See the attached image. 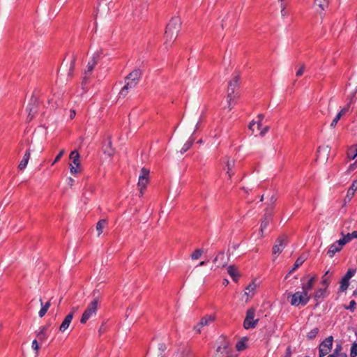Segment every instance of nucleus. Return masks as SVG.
I'll list each match as a JSON object with an SVG mask.
<instances>
[{"label": "nucleus", "instance_id": "6ab92c4d", "mask_svg": "<svg viewBox=\"0 0 357 357\" xmlns=\"http://www.w3.org/2000/svg\"><path fill=\"white\" fill-rule=\"evenodd\" d=\"M72 319H73V313L68 314L59 326V331H61V333H63L64 331H66L68 328V327L72 321Z\"/></svg>", "mask_w": 357, "mask_h": 357}, {"label": "nucleus", "instance_id": "1a4fd4ad", "mask_svg": "<svg viewBox=\"0 0 357 357\" xmlns=\"http://www.w3.org/2000/svg\"><path fill=\"white\" fill-rule=\"evenodd\" d=\"M70 159L73 162V164H70V172L73 174L79 172V154L78 151L76 150L71 151L70 154Z\"/></svg>", "mask_w": 357, "mask_h": 357}, {"label": "nucleus", "instance_id": "bf43d9fd", "mask_svg": "<svg viewBox=\"0 0 357 357\" xmlns=\"http://www.w3.org/2000/svg\"><path fill=\"white\" fill-rule=\"evenodd\" d=\"M98 293H99V291L97 290V289H95L92 294H93V296L94 297V298H97L98 299Z\"/></svg>", "mask_w": 357, "mask_h": 357}, {"label": "nucleus", "instance_id": "774afa93", "mask_svg": "<svg viewBox=\"0 0 357 357\" xmlns=\"http://www.w3.org/2000/svg\"><path fill=\"white\" fill-rule=\"evenodd\" d=\"M205 264H206V262H205V261H201V262L199 263V265L200 266H204Z\"/></svg>", "mask_w": 357, "mask_h": 357}, {"label": "nucleus", "instance_id": "2eb2a0df", "mask_svg": "<svg viewBox=\"0 0 357 357\" xmlns=\"http://www.w3.org/2000/svg\"><path fill=\"white\" fill-rule=\"evenodd\" d=\"M273 211L272 209L267 208L264 215V218L261 221L260 231L261 234L264 232V230L267 227L268 225L272 220Z\"/></svg>", "mask_w": 357, "mask_h": 357}, {"label": "nucleus", "instance_id": "603ef678", "mask_svg": "<svg viewBox=\"0 0 357 357\" xmlns=\"http://www.w3.org/2000/svg\"><path fill=\"white\" fill-rule=\"evenodd\" d=\"M335 242L337 244V245L340 247L341 249H342L343 246L347 244L344 241V239H343L342 238L336 241Z\"/></svg>", "mask_w": 357, "mask_h": 357}, {"label": "nucleus", "instance_id": "79ce46f5", "mask_svg": "<svg viewBox=\"0 0 357 357\" xmlns=\"http://www.w3.org/2000/svg\"><path fill=\"white\" fill-rule=\"evenodd\" d=\"M341 117H342L341 114H337L336 115V116L334 118V119L332 121V122L331 123L330 126L331 128H334L336 126L337 122L339 121V120L340 119Z\"/></svg>", "mask_w": 357, "mask_h": 357}, {"label": "nucleus", "instance_id": "39448f33", "mask_svg": "<svg viewBox=\"0 0 357 357\" xmlns=\"http://www.w3.org/2000/svg\"><path fill=\"white\" fill-rule=\"evenodd\" d=\"M98 299L97 298H94L93 301H91L86 310L82 314V316L80 319V322L82 324H86V321L90 319V317L93 314H96V311L98 310Z\"/></svg>", "mask_w": 357, "mask_h": 357}, {"label": "nucleus", "instance_id": "052dcab7", "mask_svg": "<svg viewBox=\"0 0 357 357\" xmlns=\"http://www.w3.org/2000/svg\"><path fill=\"white\" fill-rule=\"evenodd\" d=\"M351 236L353 238H357V231H354L352 233L350 234Z\"/></svg>", "mask_w": 357, "mask_h": 357}, {"label": "nucleus", "instance_id": "f257e3e1", "mask_svg": "<svg viewBox=\"0 0 357 357\" xmlns=\"http://www.w3.org/2000/svg\"><path fill=\"white\" fill-rule=\"evenodd\" d=\"M181 20L178 17H173L166 26L164 45L166 49L172 46L176 39L181 28Z\"/></svg>", "mask_w": 357, "mask_h": 357}, {"label": "nucleus", "instance_id": "a19ab883", "mask_svg": "<svg viewBox=\"0 0 357 357\" xmlns=\"http://www.w3.org/2000/svg\"><path fill=\"white\" fill-rule=\"evenodd\" d=\"M313 286L308 282L302 284V291L308 294V292L312 290Z\"/></svg>", "mask_w": 357, "mask_h": 357}, {"label": "nucleus", "instance_id": "a18cd8bd", "mask_svg": "<svg viewBox=\"0 0 357 357\" xmlns=\"http://www.w3.org/2000/svg\"><path fill=\"white\" fill-rule=\"evenodd\" d=\"M75 61H76V56L75 55H73V58L71 59V61H70L69 75H71V73L75 68Z\"/></svg>", "mask_w": 357, "mask_h": 357}, {"label": "nucleus", "instance_id": "aec40b11", "mask_svg": "<svg viewBox=\"0 0 357 357\" xmlns=\"http://www.w3.org/2000/svg\"><path fill=\"white\" fill-rule=\"evenodd\" d=\"M347 153L349 159L354 160L356 158L354 165H357V144L349 146Z\"/></svg>", "mask_w": 357, "mask_h": 357}, {"label": "nucleus", "instance_id": "a211bd4d", "mask_svg": "<svg viewBox=\"0 0 357 357\" xmlns=\"http://www.w3.org/2000/svg\"><path fill=\"white\" fill-rule=\"evenodd\" d=\"M141 70L139 69H135L130 73L125 78H126V79L134 82L136 84H138L141 77Z\"/></svg>", "mask_w": 357, "mask_h": 357}, {"label": "nucleus", "instance_id": "2f4dec72", "mask_svg": "<svg viewBox=\"0 0 357 357\" xmlns=\"http://www.w3.org/2000/svg\"><path fill=\"white\" fill-rule=\"evenodd\" d=\"M315 3L322 10H324L326 8H328L329 1L328 0H315Z\"/></svg>", "mask_w": 357, "mask_h": 357}, {"label": "nucleus", "instance_id": "6e6552de", "mask_svg": "<svg viewBox=\"0 0 357 357\" xmlns=\"http://www.w3.org/2000/svg\"><path fill=\"white\" fill-rule=\"evenodd\" d=\"M333 337L332 336H329L326 337L319 345V356L324 357L326 354H328L333 345Z\"/></svg>", "mask_w": 357, "mask_h": 357}, {"label": "nucleus", "instance_id": "412c9836", "mask_svg": "<svg viewBox=\"0 0 357 357\" xmlns=\"http://www.w3.org/2000/svg\"><path fill=\"white\" fill-rule=\"evenodd\" d=\"M50 326V324H47L45 326H43L39 328V331L37 333V337L41 342L45 341L47 338V335L46 334V331Z\"/></svg>", "mask_w": 357, "mask_h": 357}, {"label": "nucleus", "instance_id": "e2e57ef3", "mask_svg": "<svg viewBox=\"0 0 357 357\" xmlns=\"http://www.w3.org/2000/svg\"><path fill=\"white\" fill-rule=\"evenodd\" d=\"M105 152L107 153L109 156H112L114 154V151L112 150H105Z\"/></svg>", "mask_w": 357, "mask_h": 357}, {"label": "nucleus", "instance_id": "e433bc0d", "mask_svg": "<svg viewBox=\"0 0 357 357\" xmlns=\"http://www.w3.org/2000/svg\"><path fill=\"white\" fill-rule=\"evenodd\" d=\"M203 253V250L202 249H196L191 255V259L192 260H197L199 259Z\"/></svg>", "mask_w": 357, "mask_h": 357}, {"label": "nucleus", "instance_id": "4d7b16f0", "mask_svg": "<svg viewBox=\"0 0 357 357\" xmlns=\"http://www.w3.org/2000/svg\"><path fill=\"white\" fill-rule=\"evenodd\" d=\"M225 255H224V253H220L218 255V256L215 258L214 259V262H217L218 259H223Z\"/></svg>", "mask_w": 357, "mask_h": 357}, {"label": "nucleus", "instance_id": "dca6fc26", "mask_svg": "<svg viewBox=\"0 0 357 357\" xmlns=\"http://www.w3.org/2000/svg\"><path fill=\"white\" fill-rule=\"evenodd\" d=\"M357 190V180L353 181L351 187L349 188L347 195L344 198V204L349 202L354 195L355 192Z\"/></svg>", "mask_w": 357, "mask_h": 357}, {"label": "nucleus", "instance_id": "f8f14e48", "mask_svg": "<svg viewBox=\"0 0 357 357\" xmlns=\"http://www.w3.org/2000/svg\"><path fill=\"white\" fill-rule=\"evenodd\" d=\"M215 319V317L212 314H207L202 317L200 321L194 326V331H195L197 333H201V329L203 326H208V324L213 323Z\"/></svg>", "mask_w": 357, "mask_h": 357}, {"label": "nucleus", "instance_id": "393cba45", "mask_svg": "<svg viewBox=\"0 0 357 357\" xmlns=\"http://www.w3.org/2000/svg\"><path fill=\"white\" fill-rule=\"evenodd\" d=\"M61 94L59 93L57 95L54 94L53 97L49 99L48 102L50 105H52V107H59L61 105Z\"/></svg>", "mask_w": 357, "mask_h": 357}, {"label": "nucleus", "instance_id": "58836bf2", "mask_svg": "<svg viewBox=\"0 0 357 357\" xmlns=\"http://www.w3.org/2000/svg\"><path fill=\"white\" fill-rule=\"evenodd\" d=\"M287 6V2H282L280 3V8H281L280 13H281V15L282 17H286L287 15V11L286 10Z\"/></svg>", "mask_w": 357, "mask_h": 357}, {"label": "nucleus", "instance_id": "0e129e2a", "mask_svg": "<svg viewBox=\"0 0 357 357\" xmlns=\"http://www.w3.org/2000/svg\"><path fill=\"white\" fill-rule=\"evenodd\" d=\"M77 307H73L71 308V312L70 313H73V317L74 316V314L77 311Z\"/></svg>", "mask_w": 357, "mask_h": 357}, {"label": "nucleus", "instance_id": "9b49d317", "mask_svg": "<svg viewBox=\"0 0 357 357\" xmlns=\"http://www.w3.org/2000/svg\"><path fill=\"white\" fill-rule=\"evenodd\" d=\"M149 171L145 168L141 170V174L139 176L138 187L140 190V195H143V190L146 188L149 182Z\"/></svg>", "mask_w": 357, "mask_h": 357}, {"label": "nucleus", "instance_id": "a878e982", "mask_svg": "<svg viewBox=\"0 0 357 357\" xmlns=\"http://www.w3.org/2000/svg\"><path fill=\"white\" fill-rule=\"evenodd\" d=\"M40 305L42 307L38 312V315L40 318H42L47 313V310H49V308L51 305V303H50V301H47V303H45L43 305V300L41 298L40 299Z\"/></svg>", "mask_w": 357, "mask_h": 357}, {"label": "nucleus", "instance_id": "ddd939ff", "mask_svg": "<svg viewBox=\"0 0 357 357\" xmlns=\"http://www.w3.org/2000/svg\"><path fill=\"white\" fill-rule=\"evenodd\" d=\"M287 237L284 235L280 236L275 241L273 248V254H280L282 252L287 245Z\"/></svg>", "mask_w": 357, "mask_h": 357}, {"label": "nucleus", "instance_id": "f704fd0d", "mask_svg": "<svg viewBox=\"0 0 357 357\" xmlns=\"http://www.w3.org/2000/svg\"><path fill=\"white\" fill-rule=\"evenodd\" d=\"M234 165V162L232 160H228L227 162V174H228L229 178H231L233 173L231 172L232 167Z\"/></svg>", "mask_w": 357, "mask_h": 357}, {"label": "nucleus", "instance_id": "7ed1b4c3", "mask_svg": "<svg viewBox=\"0 0 357 357\" xmlns=\"http://www.w3.org/2000/svg\"><path fill=\"white\" fill-rule=\"evenodd\" d=\"M287 298H291L289 301L291 305L298 306L299 305H305L309 302L310 296L301 291L294 294L289 293Z\"/></svg>", "mask_w": 357, "mask_h": 357}, {"label": "nucleus", "instance_id": "4468645a", "mask_svg": "<svg viewBox=\"0 0 357 357\" xmlns=\"http://www.w3.org/2000/svg\"><path fill=\"white\" fill-rule=\"evenodd\" d=\"M137 85V84H136L135 82L126 79V78H125V84L121 88L119 93V98H124L128 94L129 91L130 89H134Z\"/></svg>", "mask_w": 357, "mask_h": 357}, {"label": "nucleus", "instance_id": "c03bdc74", "mask_svg": "<svg viewBox=\"0 0 357 357\" xmlns=\"http://www.w3.org/2000/svg\"><path fill=\"white\" fill-rule=\"evenodd\" d=\"M341 236H342V238L344 239L346 243L350 242L352 240L350 233L344 234V231H342Z\"/></svg>", "mask_w": 357, "mask_h": 357}, {"label": "nucleus", "instance_id": "f03ea898", "mask_svg": "<svg viewBox=\"0 0 357 357\" xmlns=\"http://www.w3.org/2000/svg\"><path fill=\"white\" fill-rule=\"evenodd\" d=\"M239 85L240 75L238 73H235L232 75V77L228 83L227 98L229 109L233 107L234 100L239 97V94L236 92Z\"/></svg>", "mask_w": 357, "mask_h": 357}, {"label": "nucleus", "instance_id": "864d4df0", "mask_svg": "<svg viewBox=\"0 0 357 357\" xmlns=\"http://www.w3.org/2000/svg\"><path fill=\"white\" fill-rule=\"evenodd\" d=\"M342 345H341V344H337V345H336V347H335V349H334L333 353H335V354H339V355H340V351H342Z\"/></svg>", "mask_w": 357, "mask_h": 357}, {"label": "nucleus", "instance_id": "69168bd1", "mask_svg": "<svg viewBox=\"0 0 357 357\" xmlns=\"http://www.w3.org/2000/svg\"><path fill=\"white\" fill-rule=\"evenodd\" d=\"M275 201H276V198L275 197V196H273V195L271 196V202L273 204V203L275 202Z\"/></svg>", "mask_w": 357, "mask_h": 357}, {"label": "nucleus", "instance_id": "de8ad7c7", "mask_svg": "<svg viewBox=\"0 0 357 357\" xmlns=\"http://www.w3.org/2000/svg\"><path fill=\"white\" fill-rule=\"evenodd\" d=\"M31 347H32L33 349L36 351V354L38 355V350H39V345H38V341L36 340H34L32 342Z\"/></svg>", "mask_w": 357, "mask_h": 357}, {"label": "nucleus", "instance_id": "ea45409f", "mask_svg": "<svg viewBox=\"0 0 357 357\" xmlns=\"http://www.w3.org/2000/svg\"><path fill=\"white\" fill-rule=\"evenodd\" d=\"M350 356L356 357L357 356V343L354 342L352 344L351 350H350Z\"/></svg>", "mask_w": 357, "mask_h": 357}, {"label": "nucleus", "instance_id": "bb28decb", "mask_svg": "<svg viewBox=\"0 0 357 357\" xmlns=\"http://www.w3.org/2000/svg\"><path fill=\"white\" fill-rule=\"evenodd\" d=\"M326 290L327 289L325 287L318 289L314 294V299L318 301L321 298H325L326 296Z\"/></svg>", "mask_w": 357, "mask_h": 357}, {"label": "nucleus", "instance_id": "6e6d98bb", "mask_svg": "<svg viewBox=\"0 0 357 357\" xmlns=\"http://www.w3.org/2000/svg\"><path fill=\"white\" fill-rule=\"evenodd\" d=\"M318 151L320 153L321 151H324V152H326V153H329L330 151V148L328 146H326V147H319V149H318Z\"/></svg>", "mask_w": 357, "mask_h": 357}, {"label": "nucleus", "instance_id": "f3484780", "mask_svg": "<svg viewBox=\"0 0 357 357\" xmlns=\"http://www.w3.org/2000/svg\"><path fill=\"white\" fill-rule=\"evenodd\" d=\"M257 119H258L257 121H252L249 124V128H250V130H252V132L253 133L255 131H259L260 130V128L261 126V121H262V120L264 119V115L263 114H259L258 116H257Z\"/></svg>", "mask_w": 357, "mask_h": 357}, {"label": "nucleus", "instance_id": "c85d7f7f", "mask_svg": "<svg viewBox=\"0 0 357 357\" xmlns=\"http://www.w3.org/2000/svg\"><path fill=\"white\" fill-rule=\"evenodd\" d=\"M227 272L234 281L238 280L239 275L237 269L234 266H229Z\"/></svg>", "mask_w": 357, "mask_h": 357}, {"label": "nucleus", "instance_id": "4be33fe9", "mask_svg": "<svg viewBox=\"0 0 357 357\" xmlns=\"http://www.w3.org/2000/svg\"><path fill=\"white\" fill-rule=\"evenodd\" d=\"M30 155H31V153H30V150L28 149L24 156H23V158L22 159V160L20 161L19 165H18V169L20 170H24L26 167V165L28 164V162L29 160V158H30Z\"/></svg>", "mask_w": 357, "mask_h": 357}, {"label": "nucleus", "instance_id": "423d86ee", "mask_svg": "<svg viewBox=\"0 0 357 357\" xmlns=\"http://www.w3.org/2000/svg\"><path fill=\"white\" fill-rule=\"evenodd\" d=\"M101 54H102L101 50L95 52L93 54L91 59L89 61V62L87 63V66H86V70L84 72L85 76H84L82 83V85H84L87 83V80H88L87 75L89 73H91L93 71L96 65L98 63V60L100 58Z\"/></svg>", "mask_w": 357, "mask_h": 357}, {"label": "nucleus", "instance_id": "680f3d73", "mask_svg": "<svg viewBox=\"0 0 357 357\" xmlns=\"http://www.w3.org/2000/svg\"><path fill=\"white\" fill-rule=\"evenodd\" d=\"M75 110H71L70 111V119H73L75 116Z\"/></svg>", "mask_w": 357, "mask_h": 357}, {"label": "nucleus", "instance_id": "13d9d810", "mask_svg": "<svg viewBox=\"0 0 357 357\" xmlns=\"http://www.w3.org/2000/svg\"><path fill=\"white\" fill-rule=\"evenodd\" d=\"M315 280H316V276H314H314L311 277V278L308 280L307 282H308L309 284H310L311 285H312V286H313V285H314V282H315Z\"/></svg>", "mask_w": 357, "mask_h": 357}, {"label": "nucleus", "instance_id": "b1692460", "mask_svg": "<svg viewBox=\"0 0 357 357\" xmlns=\"http://www.w3.org/2000/svg\"><path fill=\"white\" fill-rule=\"evenodd\" d=\"M340 246L337 245L336 242H334L332 245H331L328 249L327 255L329 257H333L336 252H338L341 250Z\"/></svg>", "mask_w": 357, "mask_h": 357}, {"label": "nucleus", "instance_id": "cd10ccee", "mask_svg": "<svg viewBox=\"0 0 357 357\" xmlns=\"http://www.w3.org/2000/svg\"><path fill=\"white\" fill-rule=\"evenodd\" d=\"M305 259L304 257H298L296 260V261H295L292 268L289 271V272L288 275H287V277L289 275L291 274L294 271H295L298 267H300L303 264V263L305 261Z\"/></svg>", "mask_w": 357, "mask_h": 357}, {"label": "nucleus", "instance_id": "338daca9", "mask_svg": "<svg viewBox=\"0 0 357 357\" xmlns=\"http://www.w3.org/2000/svg\"><path fill=\"white\" fill-rule=\"evenodd\" d=\"M68 180H69V183H68L70 185H72L73 184L74 180L72 178H69Z\"/></svg>", "mask_w": 357, "mask_h": 357}, {"label": "nucleus", "instance_id": "8fccbe9b", "mask_svg": "<svg viewBox=\"0 0 357 357\" xmlns=\"http://www.w3.org/2000/svg\"><path fill=\"white\" fill-rule=\"evenodd\" d=\"M304 70H305V65L302 64L301 66L300 67V68L296 73V75L297 77L301 76L303 74Z\"/></svg>", "mask_w": 357, "mask_h": 357}, {"label": "nucleus", "instance_id": "5fc2aeb1", "mask_svg": "<svg viewBox=\"0 0 357 357\" xmlns=\"http://www.w3.org/2000/svg\"><path fill=\"white\" fill-rule=\"evenodd\" d=\"M269 130V127L268 126H265L263 129H261L260 128V135L261 136H264Z\"/></svg>", "mask_w": 357, "mask_h": 357}, {"label": "nucleus", "instance_id": "72a5a7b5", "mask_svg": "<svg viewBox=\"0 0 357 357\" xmlns=\"http://www.w3.org/2000/svg\"><path fill=\"white\" fill-rule=\"evenodd\" d=\"M329 273V271H327L324 275L322 277L321 280V284L323 285V287L328 288L329 284H330V279L328 276V274Z\"/></svg>", "mask_w": 357, "mask_h": 357}, {"label": "nucleus", "instance_id": "20e7f679", "mask_svg": "<svg viewBox=\"0 0 357 357\" xmlns=\"http://www.w3.org/2000/svg\"><path fill=\"white\" fill-rule=\"evenodd\" d=\"M215 357H236V354L229 343L224 341L217 348Z\"/></svg>", "mask_w": 357, "mask_h": 357}, {"label": "nucleus", "instance_id": "0eeeda50", "mask_svg": "<svg viewBox=\"0 0 357 357\" xmlns=\"http://www.w3.org/2000/svg\"><path fill=\"white\" fill-rule=\"evenodd\" d=\"M255 310L254 308H250L247 310L246 316L243 321V326L245 329L254 328L258 321V319H255Z\"/></svg>", "mask_w": 357, "mask_h": 357}, {"label": "nucleus", "instance_id": "37998d69", "mask_svg": "<svg viewBox=\"0 0 357 357\" xmlns=\"http://www.w3.org/2000/svg\"><path fill=\"white\" fill-rule=\"evenodd\" d=\"M355 273V269H349L344 275V278L349 280L354 275Z\"/></svg>", "mask_w": 357, "mask_h": 357}, {"label": "nucleus", "instance_id": "c9c22d12", "mask_svg": "<svg viewBox=\"0 0 357 357\" xmlns=\"http://www.w3.org/2000/svg\"><path fill=\"white\" fill-rule=\"evenodd\" d=\"M319 328H314L312 329L307 335V337L310 340H312L316 337L317 334L319 333Z\"/></svg>", "mask_w": 357, "mask_h": 357}, {"label": "nucleus", "instance_id": "49530a36", "mask_svg": "<svg viewBox=\"0 0 357 357\" xmlns=\"http://www.w3.org/2000/svg\"><path fill=\"white\" fill-rule=\"evenodd\" d=\"M356 303L354 300H352L350 301L349 305L346 307V309L350 310L351 311L354 312L356 309Z\"/></svg>", "mask_w": 357, "mask_h": 357}, {"label": "nucleus", "instance_id": "3c124183", "mask_svg": "<svg viewBox=\"0 0 357 357\" xmlns=\"http://www.w3.org/2000/svg\"><path fill=\"white\" fill-rule=\"evenodd\" d=\"M349 104H347L344 108H342L340 112L338 114H341V116H342L344 114H345L349 109Z\"/></svg>", "mask_w": 357, "mask_h": 357}, {"label": "nucleus", "instance_id": "473e14b6", "mask_svg": "<svg viewBox=\"0 0 357 357\" xmlns=\"http://www.w3.org/2000/svg\"><path fill=\"white\" fill-rule=\"evenodd\" d=\"M349 285V280L343 277L340 281V290L342 291H344L345 290L347 289Z\"/></svg>", "mask_w": 357, "mask_h": 357}, {"label": "nucleus", "instance_id": "9d476101", "mask_svg": "<svg viewBox=\"0 0 357 357\" xmlns=\"http://www.w3.org/2000/svg\"><path fill=\"white\" fill-rule=\"evenodd\" d=\"M38 102V99L37 96L33 95L31 98L30 102L26 107V111L29 112L27 116V119L29 121H31L33 118L34 114L37 112Z\"/></svg>", "mask_w": 357, "mask_h": 357}, {"label": "nucleus", "instance_id": "09e8293b", "mask_svg": "<svg viewBox=\"0 0 357 357\" xmlns=\"http://www.w3.org/2000/svg\"><path fill=\"white\" fill-rule=\"evenodd\" d=\"M63 153H64V150H61L59 153V154L56 156V158H55L54 160L53 161L52 165H54L56 162H57L61 159V158L62 157Z\"/></svg>", "mask_w": 357, "mask_h": 357}, {"label": "nucleus", "instance_id": "4c0bfd02", "mask_svg": "<svg viewBox=\"0 0 357 357\" xmlns=\"http://www.w3.org/2000/svg\"><path fill=\"white\" fill-rule=\"evenodd\" d=\"M246 340H241L240 341H238L236 344V349L238 351H243L245 349L246 347V343H245Z\"/></svg>", "mask_w": 357, "mask_h": 357}, {"label": "nucleus", "instance_id": "5701e85b", "mask_svg": "<svg viewBox=\"0 0 357 357\" xmlns=\"http://www.w3.org/2000/svg\"><path fill=\"white\" fill-rule=\"evenodd\" d=\"M258 287L257 283L255 280L252 281L246 288L245 290V294H246L248 296L252 298L253 295L255 294V291L257 289Z\"/></svg>", "mask_w": 357, "mask_h": 357}, {"label": "nucleus", "instance_id": "7c9ffc66", "mask_svg": "<svg viewBox=\"0 0 357 357\" xmlns=\"http://www.w3.org/2000/svg\"><path fill=\"white\" fill-rule=\"evenodd\" d=\"M195 139L192 137H190L188 140L183 144V147L181 149V153H183L186 152L192 146Z\"/></svg>", "mask_w": 357, "mask_h": 357}, {"label": "nucleus", "instance_id": "c756f323", "mask_svg": "<svg viewBox=\"0 0 357 357\" xmlns=\"http://www.w3.org/2000/svg\"><path fill=\"white\" fill-rule=\"evenodd\" d=\"M107 221L105 219L100 220L96 224V230L98 231V236L102 233L103 228L107 225Z\"/></svg>", "mask_w": 357, "mask_h": 357}]
</instances>
